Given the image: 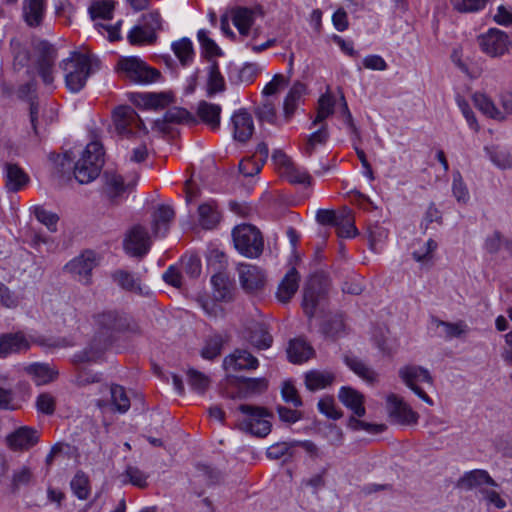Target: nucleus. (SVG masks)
Listing matches in <instances>:
<instances>
[{
    "instance_id": "1",
    "label": "nucleus",
    "mask_w": 512,
    "mask_h": 512,
    "mask_svg": "<svg viewBox=\"0 0 512 512\" xmlns=\"http://www.w3.org/2000/svg\"><path fill=\"white\" fill-rule=\"evenodd\" d=\"M104 149L100 142L91 141L87 144L81 158L74 167V176L80 184H88L95 180L104 165Z\"/></svg>"
},
{
    "instance_id": "2",
    "label": "nucleus",
    "mask_w": 512,
    "mask_h": 512,
    "mask_svg": "<svg viewBox=\"0 0 512 512\" xmlns=\"http://www.w3.org/2000/svg\"><path fill=\"white\" fill-rule=\"evenodd\" d=\"M104 149L100 142L91 141L87 144L81 158L74 167V176L80 184H88L95 180L104 165Z\"/></svg>"
},
{
    "instance_id": "3",
    "label": "nucleus",
    "mask_w": 512,
    "mask_h": 512,
    "mask_svg": "<svg viewBox=\"0 0 512 512\" xmlns=\"http://www.w3.org/2000/svg\"><path fill=\"white\" fill-rule=\"evenodd\" d=\"M104 149L100 142L91 141L87 144L81 158L74 167V176L80 184H88L95 180L104 165Z\"/></svg>"
},
{
    "instance_id": "4",
    "label": "nucleus",
    "mask_w": 512,
    "mask_h": 512,
    "mask_svg": "<svg viewBox=\"0 0 512 512\" xmlns=\"http://www.w3.org/2000/svg\"><path fill=\"white\" fill-rule=\"evenodd\" d=\"M60 67L65 72L67 89L77 93L83 89L88 77L92 73V60L90 56L74 51L61 62Z\"/></svg>"
},
{
    "instance_id": "5",
    "label": "nucleus",
    "mask_w": 512,
    "mask_h": 512,
    "mask_svg": "<svg viewBox=\"0 0 512 512\" xmlns=\"http://www.w3.org/2000/svg\"><path fill=\"white\" fill-rule=\"evenodd\" d=\"M238 409L246 415L235 425L239 430L258 437H265L270 433L271 423L267 419L270 414L265 408L242 404Z\"/></svg>"
},
{
    "instance_id": "6",
    "label": "nucleus",
    "mask_w": 512,
    "mask_h": 512,
    "mask_svg": "<svg viewBox=\"0 0 512 512\" xmlns=\"http://www.w3.org/2000/svg\"><path fill=\"white\" fill-rule=\"evenodd\" d=\"M235 248L249 258L258 257L263 251V238L260 231L249 224L234 228L232 232Z\"/></svg>"
},
{
    "instance_id": "7",
    "label": "nucleus",
    "mask_w": 512,
    "mask_h": 512,
    "mask_svg": "<svg viewBox=\"0 0 512 512\" xmlns=\"http://www.w3.org/2000/svg\"><path fill=\"white\" fill-rule=\"evenodd\" d=\"M399 377L420 399L433 406L432 398L420 387V384L433 386L434 380L430 371L418 365H406L399 369Z\"/></svg>"
},
{
    "instance_id": "8",
    "label": "nucleus",
    "mask_w": 512,
    "mask_h": 512,
    "mask_svg": "<svg viewBox=\"0 0 512 512\" xmlns=\"http://www.w3.org/2000/svg\"><path fill=\"white\" fill-rule=\"evenodd\" d=\"M118 68L125 78L135 83L148 84L160 77L158 70L149 67L138 57L122 58Z\"/></svg>"
},
{
    "instance_id": "9",
    "label": "nucleus",
    "mask_w": 512,
    "mask_h": 512,
    "mask_svg": "<svg viewBox=\"0 0 512 512\" xmlns=\"http://www.w3.org/2000/svg\"><path fill=\"white\" fill-rule=\"evenodd\" d=\"M480 50L491 58H499L507 54L512 46L509 35L497 28H491L477 38Z\"/></svg>"
},
{
    "instance_id": "10",
    "label": "nucleus",
    "mask_w": 512,
    "mask_h": 512,
    "mask_svg": "<svg viewBox=\"0 0 512 512\" xmlns=\"http://www.w3.org/2000/svg\"><path fill=\"white\" fill-rule=\"evenodd\" d=\"M97 265L96 254L88 250L69 261L65 265V270L78 282L90 285L92 282V271Z\"/></svg>"
},
{
    "instance_id": "11",
    "label": "nucleus",
    "mask_w": 512,
    "mask_h": 512,
    "mask_svg": "<svg viewBox=\"0 0 512 512\" xmlns=\"http://www.w3.org/2000/svg\"><path fill=\"white\" fill-rule=\"evenodd\" d=\"M326 294L325 280L318 276H311L303 290L302 307L307 316L312 317L317 306L324 299Z\"/></svg>"
},
{
    "instance_id": "12",
    "label": "nucleus",
    "mask_w": 512,
    "mask_h": 512,
    "mask_svg": "<svg viewBox=\"0 0 512 512\" xmlns=\"http://www.w3.org/2000/svg\"><path fill=\"white\" fill-rule=\"evenodd\" d=\"M37 71L43 83L50 86L54 82V64L57 58L56 48L47 41L38 44Z\"/></svg>"
},
{
    "instance_id": "13",
    "label": "nucleus",
    "mask_w": 512,
    "mask_h": 512,
    "mask_svg": "<svg viewBox=\"0 0 512 512\" xmlns=\"http://www.w3.org/2000/svg\"><path fill=\"white\" fill-rule=\"evenodd\" d=\"M123 246L127 254L143 257L151 247V240L147 230L141 225L133 226L127 233Z\"/></svg>"
},
{
    "instance_id": "14",
    "label": "nucleus",
    "mask_w": 512,
    "mask_h": 512,
    "mask_svg": "<svg viewBox=\"0 0 512 512\" xmlns=\"http://www.w3.org/2000/svg\"><path fill=\"white\" fill-rule=\"evenodd\" d=\"M113 120L119 134L130 135L144 128V123L130 106H119L114 110Z\"/></svg>"
},
{
    "instance_id": "15",
    "label": "nucleus",
    "mask_w": 512,
    "mask_h": 512,
    "mask_svg": "<svg viewBox=\"0 0 512 512\" xmlns=\"http://www.w3.org/2000/svg\"><path fill=\"white\" fill-rule=\"evenodd\" d=\"M273 160L281 169L282 176L286 177L289 182L297 184L310 183V175L304 169L296 166L282 151H275L273 153Z\"/></svg>"
},
{
    "instance_id": "16",
    "label": "nucleus",
    "mask_w": 512,
    "mask_h": 512,
    "mask_svg": "<svg viewBox=\"0 0 512 512\" xmlns=\"http://www.w3.org/2000/svg\"><path fill=\"white\" fill-rule=\"evenodd\" d=\"M390 417L400 424H416L419 415L401 397L391 394L387 397Z\"/></svg>"
},
{
    "instance_id": "17",
    "label": "nucleus",
    "mask_w": 512,
    "mask_h": 512,
    "mask_svg": "<svg viewBox=\"0 0 512 512\" xmlns=\"http://www.w3.org/2000/svg\"><path fill=\"white\" fill-rule=\"evenodd\" d=\"M237 270L240 284L246 292H256L264 287L266 277L259 267L242 263Z\"/></svg>"
},
{
    "instance_id": "18",
    "label": "nucleus",
    "mask_w": 512,
    "mask_h": 512,
    "mask_svg": "<svg viewBox=\"0 0 512 512\" xmlns=\"http://www.w3.org/2000/svg\"><path fill=\"white\" fill-rule=\"evenodd\" d=\"M233 138L238 142L248 141L254 132V123L250 113L245 109L236 111L232 117Z\"/></svg>"
},
{
    "instance_id": "19",
    "label": "nucleus",
    "mask_w": 512,
    "mask_h": 512,
    "mask_svg": "<svg viewBox=\"0 0 512 512\" xmlns=\"http://www.w3.org/2000/svg\"><path fill=\"white\" fill-rule=\"evenodd\" d=\"M105 178V191L112 204H119L122 195L129 189L136 185V180L131 183L125 184L121 175L116 172L106 171Z\"/></svg>"
},
{
    "instance_id": "20",
    "label": "nucleus",
    "mask_w": 512,
    "mask_h": 512,
    "mask_svg": "<svg viewBox=\"0 0 512 512\" xmlns=\"http://www.w3.org/2000/svg\"><path fill=\"white\" fill-rule=\"evenodd\" d=\"M431 326L435 329L437 336L446 341L464 336L469 328L464 321L446 322L432 316L430 320Z\"/></svg>"
},
{
    "instance_id": "21",
    "label": "nucleus",
    "mask_w": 512,
    "mask_h": 512,
    "mask_svg": "<svg viewBox=\"0 0 512 512\" xmlns=\"http://www.w3.org/2000/svg\"><path fill=\"white\" fill-rule=\"evenodd\" d=\"M458 487L466 490H472L474 488H485L484 486L498 487L495 480L489 475L486 470L475 469L466 472L459 480Z\"/></svg>"
},
{
    "instance_id": "22",
    "label": "nucleus",
    "mask_w": 512,
    "mask_h": 512,
    "mask_svg": "<svg viewBox=\"0 0 512 512\" xmlns=\"http://www.w3.org/2000/svg\"><path fill=\"white\" fill-rule=\"evenodd\" d=\"M246 338L258 349H267L271 346L273 339L262 322L250 321L245 327Z\"/></svg>"
},
{
    "instance_id": "23",
    "label": "nucleus",
    "mask_w": 512,
    "mask_h": 512,
    "mask_svg": "<svg viewBox=\"0 0 512 512\" xmlns=\"http://www.w3.org/2000/svg\"><path fill=\"white\" fill-rule=\"evenodd\" d=\"M39 440L35 429L21 427L7 437L8 445L13 450H28Z\"/></svg>"
},
{
    "instance_id": "24",
    "label": "nucleus",
    "mask_w": 512,
    "mask_h": 512,
    "mask_svg": "<svg viewBox=\"0 0 512 512\" xmlns=\"http://www.w3.org/2000/svg\"><path fill=\"white\" fill-rule=\"evenodd\" d=\"M224 367L233 371L252 370L258 367V360L247 350L236 349L224 359Z\"/></svg>"
},
{
    "instance_id": "25",
    "label": "nucleus",
    "mask_w": 512,
    "mask_h": 512,
    "mask_svg": "<svg viewBox=\"0 0 512 512\" xmlns=\"http://www.w3.org/2000/svg\"><path fill=\"white\" fill-rule=\"evenodd\" d=\"M5 185L8 191L18 192L23 189L29 182L28 174L15 163H5Z\"/></svg>"
},
{
    "instance_id": "26",
    "label": "nucleus",
    "mask_w": 512,
    "mask_h": 512,
    "mask_svg": "<svg viewBox=\"0 0 512 512\" xmlns=\"http://www.w3.org/2000/svg\"><path fill=\"white\" fill-rule=\"evenodd\" d=\"M175 216L174 210L168 205H160L152 214L151 228L155 237L165 236Z\"/></svg>"
},
{
    "instance_id": "27",
    "label": "nucleus",
    "mask_w": 512,
    "mask_h": 512,
    "mask_svg": "<svg viewBox=\"0 0 512 512\" xmlns=\"http://www.w3.org/2000/svg\"><path fill=\"white\" fill-rule=\"evenodd\" d=\"M338 398L342 404L352 410L357 417H363L365 415L364 395L357 390L343 386L339 390Z\"/></svg>"
},
{
    "instance_id": "28",
    "label": "nucleus",
    "mask_w": 512,
    "mask_h": 512,
    "mask_svg": "<svg viewBox=\"0 0 512 512\" xmlns=\"http://www.w3.org/2000/svg\"><path fill=\"white\" fill-rule=\"evenodd\" d=\"M96 322L99 326L100 333L104 337L103 342L106 345L110 340L112 332L119 331L124 327L123 319L114 311H107L97 315Z\"/></svg>"
},
{
    "instance_id": "29",
    "label": "nucleus",
    "mask_w": 512,
    "mask_h": 512,
    "mask_svg": "<svg viewBox=\"0 0 512 512\" xmlns=\"http://www.w3.org/2000/svg\"><path fill=\"white\" fill-rule=\"evenodd\" d=\"M22 10L26 24L37 27L42 23L46 11V0H24Z\"/></svg>"
},
{
    "instance_id": "30",
    "label": "nucleus",
    "mask_w": 512,
    "mask_h": 512,
    "mask_svg": "<svg viewBox=\"0 0 512 512\" xmlns=\"http://www.w3.org/2000/svg\"><path fill=\"white\" fill-rule=\"evenodd\" d=\"M24 370L38 386L48 384L58 376V371L46 363H32L26 366Z\"/></svg>"
},
{
    "instance_id": "31",
    "label": "nucleus",
    "mask_w": 512,
    "mask_h": 512,
    "mask_svg": "<svg viewBox=\"0 0 512 512\" xmlns=\"http://www.w3.org/2000/svg\"><path fill=\"white\" fill-rule=\"evenodd\" d=\"M299 280V273L295 268H291L278 286L277 299L282 303L289 302L299 287Z\"/></svg>"
},
{
    "instance_id": "32",
    "label": "nucleus",
    "mask_w": 512,
    "mask_h": 512,
    "mask_svg": "<svg viewBox=\"0 0 512 512\" xmlns=\"http://www.w3.org/2000/svg\"><path fill=\"white\" fill-rule=\"evenodd\" d=\"M287 355L292 363L300 364L314 355V349L303 339L296 338L289 342Z\"/></svg>"
},
{
    "instance_id": "33",
    "label": "nucleus",
    "mask_w": 512,
    "mask_h": 512,
    "mask_svg": "<svg viewBox=\"0 0 512 512\" xmlns=\"http://www.w3.org/2000/svg\"><path fill=\"white\" fill-rule=\"evenodd\" d=\"M221 107L217 104L200 101L197 107V115L203 123L208 125L212 130H216L220 126Z\"/></svg>"
},
{
    "instance_id": "34",
    "label": "nucleus",
    "mask_w": 512,
    "mask_h": 512,
    "mask_svg": "<svg viewBox=\"0 0 512 512\" xmlns=\"http://www.w3.org/2000/svg\"><path fill=\"white\" fill-rule=\"evenodd\" d=\"M29 343L22 333L8 334L0 339V357L28 349Z\"/></svg>"
},
{
    "instance_id": "35",
    "label": "nucleus",
    "mask_w": 512,
    "mask_h": 512,
    "mask_svg": "<svg viewBox=\"0 0 512 512\" xmlns=\"http://www.w3.org/2000/svg\"><path fill=\"white\" fill-rule=\"evenodd\" d=\"M211 283L216 300L226 301L231 299L233 285L224 271L213 273Z\"/></svg>"
},
{
    "instance_id": "36",
    "label": "nucleus",
    "mask_w": 512,
    "mask_h": 512,
    "mask_svg": "<svg viewBox=\"0 0 512 512\" xmlns=\"http://www.w3.org/2000/svg\"><path fill=\"white\" fill-rule=\"evenodd\" d=\"M106 346L107 345L104 342L98 343V341L95 339L94 342L88 347L74 354L73 363L78 365L83 363L97 362L102 357Z\"/></svg>"
},
{
    "instance_id": "37",
    "label": "nucleus",
    "mask_w": 512,
    "mask_h": 512,
    "mask_svg": "<svg viewBox=\"0 0 512 512\" xmlns=\"http://www.w3.org/2000/svg\"><path fill=\"white\" fill-rule=\"evenodd\" d=\"M334 226L337 229L338 236L341 238H352L357 234L352 212L348 208L338 212L337 222H335Z\"/></svg>"
},
{
    "instance_id": "38",
    "label": "nucleus",
    "mask_w": 512,
    "mask_h": 512,
    "mask_svg": "<svg viewBox=\"0 0 512 512\" xmlns=\"http://www.w3.org/2000/svg\"><path fill=\"white\" fill-rule=\"evenodd\" d=\"M334 374L328 371L311 370L305 375V384L311 391L324 389L334 381Z\"/></svg>"
},
{
    "instance_id": "39",
    "label": "nucleus",
    "mask_w": 512,
    "mask_h": 512,
    "mask_svg": "<svg viewBox=\"0 0 512 512\" xmlns=\"http://www.w3.org/2000/svg\"><path fill=\"white\" fill-rule=\"evenodd\" d=\"M254 15L255 11L246 7H239L232 12L233 24L241 35L247 36L249 34L250 27L254 21Z\"/></svg>"
},
{
    "instance_id": "40",
    "label": "nucleus",
    "mask_w": 512,
    "mask_h": 512,
    "mask_svg": "<svg viewBox=\"0 0 512 512\" xmlns=\"http://www.w3.org/2000/svg\"><path fill=\"white\" fill-rule=\"evenodd\" d=\"M111 278L119 287L122 289L142 293L141 284L139 278L135 277L134 274L126 270H116L111 274Z\"/></svg>"
},
{
    "instance_id": "41",
    "label": "nucleus",
    "mask_w": 512,
    "mask_h": 512,
    "mask_svg": "<svg viewBox=\"0 0 512 512\" xmlns=\"http://www.w3.org/2000/svg\"><path fill=\"white\" fill-rule=\"evenodd\" d=\"M306 87L301 82H296L291 87L290 91L288 92L283 105L284 115L287 120H289L292 115L294 114L298 101L302 97V95L305 93Z\"/></svg>"
},
{
    "instance_id": "42",
    "label": "nucleus",
    "mask_w": 512,
    "mask_h": 512,
    "mask_svg": "<svg viewBox=\"0 0 512 512\" xmlns=\"http://www.w3.org/2000/svg\"><path fill=\"white\" fill-rule=\"evenodd\" d=\"M225 90V80L220 73L218 63L212 61L208 67L207 93L212 96Z\"/></svg>"
},
{
    "instance_id": "43",
    "label": "nucleus",
    "mask_w": 512,
    "mask_h": 512,
    "mask_svg": "<svg viewBox=\"0 0 512 512\" xmlns=\"http://www.w3.org/2000/svg\"><path fill=\"white\" fill-rule=\"evenodd\" d=\"M345 363L356 375L366 382L374 383L376 381V372L358 358L346 356Z\"/></svg>"
},
{
    "instance_id": "44",
    "label": "nucleus",
    "mask_w": 512,
    "mask_h": 512,
    "mask_svg": "<svg viewBox=\"0 0 512 512\" xmlns=\"http://www.w3.org/2000/svg\"><path fill=\"white\" fill-rule=\"evenodd\" d=\"M172 50L183 66L190 64L194 58L193 44L189 38H182L172 43Z\"/></svg>"
},
{
    "instance_id": "45",
    "label": "nucleus",
    "mask_w": 512,
    "mask_h": 512,
    "mask_svg": "<svg viewBox=\"0 0 512 512\" xmlns=\"http://www.w3.org/2000/svg\"><path fill=\"white\" fill-rule=\"evenodd\" d=\"M198 213L200 224L205 229L214 228L220 220V214L212 203L200 205Z\"/></svg>"
},
{
    "instance_id": "46",
    "label": "nucleus",
    "mask_w": 512,
    "mask_h": 512,
    "mask_svg": "<svg viewBox=\"0 0 512 512\" xmlns=\"http://www.w3.org/2000/svg\"><path fill=\"white\" fill-rule=\"evenodd\" d=\"M88 11L93 20L97 18L110 20L113 17L114 2L111 0H94Z\"/></svg>"
},
{
    "instance_id": "47",
    "label": "nucleus",
    "mask_w": 512,
    "mask_h": 512,
    "mask_svg": "<svg viewBox=\"0 0 512 512\" xmlns=\"http://www.w3.org/2000/svg\"><path fill=\"white\" fill-rule=\"evenodd\" d=\"M336 100L330 93L323 94L318 100L317 115L312 124L317 125L334 113Z\"/></svg>"
},
{
    "instance_id": "48",
    "label": "nucleus",
    "mask_w": 512,
    "mask_h": 512,
    "mask_svg": "<svg viewBox=\"0 0 512 512\" xmlns=\"http://www.w3.org/2000/svg\"><path fill=\"white\" fill-rule=\"evenodd\" d=\"M74 495L80 500L88 499L90 495V482L83 471H78L70 483Z\"/></svg>"
},
{
    "instance_id": "49",
    "label": "nucleus",
    "mask_w": 512,
    "mask_h": 512,
    "mask_svg": "<svg viewBox=\"0 0 512 512\" xmlns=\"http://www.w3.org/2000/svg\"><path fill=\"white\" fill-rule=\"evenodd\" d=\"M127 38L132 45L151 44L156 40V34L139 23L130 30Z\"/></svg>"
},
{
    "instance_id": "50",
    "label": "nucleus",
    "mask_w": 512,
    "mask_h": 512,
    "mask_svg": "<svg viewBox=\"0 0 512 512\" xmlns=\"http://www.w3.org/2000/svg\"><path fill=\"white\" fill-rule=\"evenodd\" d=\"M491 161L501 169L512 167V152L501 147L485 148Z\"/></svg>"
},
{
    "instance_id": "51",
    "label": "nucleus",
    "mask_w": 512,
    "mask_h": 512,
    "mask_svg": "<svg viewBox=\"0 0 512 512\" xmlns=\"http://www.w3.org/2000/svg\"><path fill=\"white\" fill-rule=\"evenodd\" d=\"M193 121V116L184 108L180 107H172L168 109L164 115L163 118L160 120L158 119L156 121V124L159 125L160 123H174V124H180Z\"/></svg>"
},
{
    "instance_id": "52",
    "label": "nucleus",
    "mask_w": 512,
    "mask_h": 512,
    "mask_svg": "<svg viewBox=\"0 0 512 512\" xmlns=\"http://www.w3.org/2000/svg\"><path fill=\"white\" fill-rule=\"evenodd\" d=\"M111 401L115 409L120 413H125L130 408V400L125 389L120 385L110 387Z\"/></svg>"
},
{
    "instance_id": "53",
    "label": "nucleus",
    "mask_w": 512,
    "mask_h": 512,
    "mask_svg": "<svg viewBox=\"0 0 512 512\" xmlns=\"http://www.w3.org/2000/svg\"><path fill=\"white\" fill-rule=\"evenodd\" d=\"M322 333L329 338H336L344 334L345 324L341 315H336L325 321L321 327Z\"/></svg>"
},
{
    "instance_id": "54",
    "label": "nucleus",
    "mask_w": 512,
    "mask_h": 512,
    "mask_svg": "<svg viewBox=\"0 0 512 512\" xmlns=\"http://www.w3.org/2000/svg\"><path fill=\"white\" fill-rule=\"evenodd\" d=\"M473 101L475 106L485 115L494 119L503 118L502 113L495 107L494 103L486 95L475 94Z\"/></svg>"
},
{
    "instance_id": "55",
    "label": "nucleus",
    "mask_w": 512,
    "mask_h": 512,
    "mask_svg": "<svg viewBox=\"0 0 512 512\" xmlns=\"http://www.w3.org/2000/svg\"><path fill=\"white\" fill-rule=\"evenodd\" d=\"M186 375L188 384L198 393H203L210 384L208 376L198 370L188 369Z\"/></svg>"
},
{
    "instance_id": "56",
    "label": "nucleus",
    "mask_w": 512,
    "mask_h": 512,
    "mask_svg": "<svg viewBox=\"0 0 512 512\" xmlns=\"http://www.w3.org/2000/svg\"><path fill=\"white\" fill-rule=\"evenodd\" d=\"M11 48L14 55V66L19 69L27 66L30 61L28 48L16 39L11 40Z\"/></svg>"
},
{
    "instance_id": "57",
    "label": "nucleus",
    "mask_w": 512,
    "mask_h": 512,
    "mask_svg": "<svg viewBox=\"0 0 512 512\" xmlns=\"http://www.w3.org/2000/svg\"><path fill=\"white\" fill-rule=\"evenodd\" d=\"M207 266L212 273L224 271L227 266V257L224 252L212 249L207 255Z\"/></svg>"
},
{
    "instance_id": "58",
    "label": "nucleus",
    "mask_w": 512,
    "mask_h": 512,
    "mask_svg": "<svg viewBox=\"0 0 512 512\" xmlns=\"http://www.w3.org/2000/svg\"><path fill=\"white\" fill-rule=\"evenodd\" d=\"M143 104L147 108L158 109L163 108L170 102L169 95L165 93H143L140 94Z\"/></svg>"
},
{
    "instance_id": "59",
    "label": "nucleus",
    "mask_w": 512,
    "mask_h": 512,
    "mask_svg": "<svg viewBox=\"0 0 512 512\" xmlns=\"http://www.w3.org/2000/svg\"><path fill=\"white\" fill-rule=\"evenodd\" d=\"M34 214L36 219L45 225L49 231L55 232L57 230V222L59 217L57 214L46 210L42 206H36L34 208Z\"/></svg>"
},
{
    "instance_id": "60",
    "label": "nucleus",
    "mask_w": 512,
    "mask_h": 512,
    "mask_svg": "<svg viewBox=\"0 0 512 512\" xmlns=\"http://www.w3.org/2000/svg\"><path fill=\"white\" fill-rule=\"evenodd\" d=\"M452 192L459 203H467L470 199L469 191L459 171L453 173Z\"/></svg>"
},
{
    "instance_id": "61",
    "label": "nucleus",
    "mask_w": 512,
    "mask_h": 512,
    "mask_svg": "<svg viewBox=\"0 0 512 512\" xmlns=\"http://www.w3.org/2000/svg\"><path fill=\"white\" fill-rule=\"evenodd\" d=\"M438 244L433 239L427 240L423 245L413 251L412 257L416 262L425 263L432 259L433 252L437 249Z\"/></svg>"
},
{
    "instance_id": "62",
    "label": "nucleus",
    "mask_w": 512,
    "mask_h": 512,
    "mask_svg": "<svg viewBox=\"0 0 512 512\" xmlns=\"http://www.w3.org/2000/svg\"><path fill=\"white\" fill-rule=\"evenodd\" d=\"M327 126L323 125L319 130L313 132L308 138L305 146V153L310 156L316 145L325 144L328 139Z\"/></svg>"
},
{
    "instance_id": "63",
    "label": "nucleus",
    "mask_w": 512,
    "mask_h": 512,
    "mask_svg": "<svg viewBox=\"0 0 512 512\" xmlns=\"http://www.w3.org/2000/svg\"><path fill=\"white\" fill-rule=\"evenodd\" d=\"M294 447L292 442H279L268 447L266 455L270 459L278 460L283 457H291V449Z\"/></svg>"
},
{
    "instance_id": "64",
    "label": "nucleus",
    "mask_w": 512,
    "mask_h": 512,
    "mask_svg": "<svg viewBox=\"0 0 512 512\" xmlns=\"http://www.w3.org/2000/svg\"><path fill=\"white\" fill-rule=\"evenodd\" d=\"M55 397L47 392L41 393L36 399L37 410L46 415H52L55 411Z\"/></svg>"
}]
</instances>
